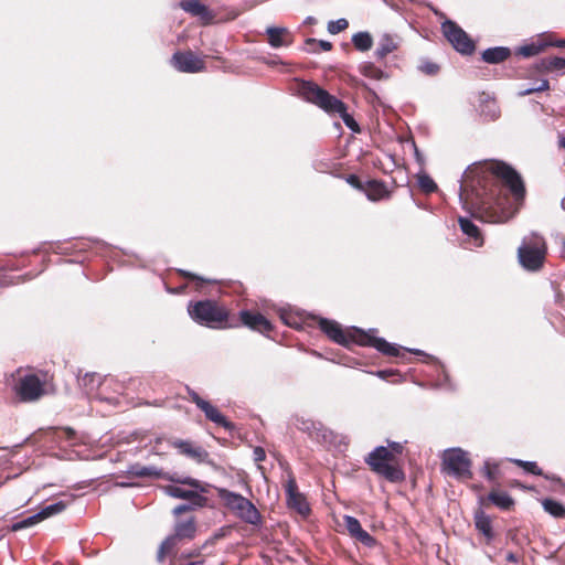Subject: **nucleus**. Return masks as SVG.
Listing matches in <instances>:
<instances>
[{
    "label": "nucleus",
    "instance_id": "obj_43",
    "mask_svg": "<svg viewBox=\"0 0 565 565\" xmlns=\"http://www.w3.org/2000/svg\"><path fill=\"white\" fill-rule=\"evenodd\" d=\"M307 45H316L318 44L321 50L323 51H330L332 49V44L329 41L320 40L317 41L316 39H308L306 41Z\"/></svg>",
    "mask_w": 565,
    "mask_h": 565
},
{
    "label": "nucleus",
    "instance_id": "obj_35",
    "mask_svg": "<svg viewBox=\"0 0 565 565\" xmlns=\"http://www.w3.org/2000/svg\"><path fill=\"white\" fill-rule=\"evenodd\" d=\"M361 73L371 79L381 81L386 77L385 73L372 63H365L361 66Z\"/></svg>",
    "mask_w": 565,
    "mask_h": 565
},
{
    "label": "nucleus",
    "instance_id": "obj_17",
    "mask_svg": "<svg viewBox=\"0 0 565 565\" xmlns=\"http://www.w3.org/2000/svg\"><path fill=\"white\" fill-rule=\"evenodd\" d=\"M548 44H552V35L541 34L530 43L520 46L516 53L523 57H531L543 52L548 46Z\"/></svg>",
    "mask_w": 565,
    "mask_h": 565
},
{
    "label": "nucleus",
    "instance_id": "obj_15",
    "mask_svg": "<svg viewBox=\"0 0 565 565\" xmlns=\"http://www.w3.org/2000/svg\"><path fill=\"white\" fill-rule=\"evenodd\" d=\"M180 7L185 12L198 18L203 24H209L214 19L212 11L199 0H183L180 2Z\"/></svg>",
    "mask_w": 565,
    "mask_h": 565
},
{
    "label": "nucleus",
    "instance_id": "obj_8",
    "mask_svg": "<svg viewBox=\"0 0 565 565\" xmlns=\"http://www.w3.org/2000/svg\"><path fill=\"white\" fill-rule=\"evenodd\" d=\"M188 312L195 322L209 328H218L227 320L226 310L212 300L191 302Z\"/></svg>",
    "mask_w": 565,
    "mask_h": 565
},
{
    "label": "nucleus",
    "instance_id": "obj_10",
    "mask_svg": "<svg viewBox=\"0 0 565 565\" xmlns=\"http://www.w3.org/2000/svg\"><path fill=\"white\" fill-rule=\"evenodd\" d=\"M13 390L20 401L34 402L46 393L45 380L38 374L25 373L19 376Z\"/></svg>",
    "mask_w": 565,
    "mask_h": 565
},
{
    "label": "nucleus",
    "instance_id": "obj_52",
    "mask_svg": "<svg viewBox=\"0 0 565 565\" xmlns=\"http://www.w3.org/2000/svg\"><path fill=\"white\" fill-rule=\"evenodd\" d=\"M548 46L565 47V40H557V41L552 40V44H548Z\"/></svg>",
    "mask_w": 565,
    "mask_h": 565
},
{
    "label": "nucleus",
    "instance_id": "obj_7",
    "mask_svg": "<svg viewBox=\"0 0 565 565\" xmlns=\"http://www.w3.org/2000/svg\"><path fill=\"white\" fill-rule=\"evenodd\" d=\"M217 495L224 505L244 522L255 525L260 521L256 507L243 495L224 488L217 489Z\"/></svg>",
    "mask_w": 565,
    "mask_h": 565
},
{
    "label": "nucleus",
    "instance_id": "obj_18",
    "mask_svg": "<svg viewBox=\"0 0 565 565\" xmlns=\"http://www.w3.org/2000/svg\"><path fill=\"white\" fill-rule=\"evenodd\" d=\"M344 525L349 532V534L363 543L366 546H372L375 541L374 539L362 529L360 522L354 516L345 515L344 516Z\"/></svg>",
    "mask_w": 565,
    "mask_h": 565
},
{
    "label": "nucleus",
    "instance_id": "obj_41",
    "mask_svg": "<svg viewBox=\"0 0 565 565\" xmlns=\"http://www.w3.org/2000/svg\"><path fill=\"white\" fill-rule=\"evenodd\" d=\"M515 465L522 467L525 471L531 472L533 475H542L541 469L537 467L534 461H523L520 459L512 460Z\"/></svg>",
    "mask_w": 565,
    "mask_h": 565
},
{
    "label": "nucleus",
    "instance_id": "obj_48",
    "mask_svg": "<svg viewBox=\"0 0 565 565\" xmlns=\"http://www.w3.org/2000/svg\"><path fill=\"white\" fill-rule=\"evenodd\" d=\"M348 183L351 184L353 188L362 190L363 186L356 175H349L347 179Z\"/></svg>",
    "mask_w": 565,
    "mask_h": 565
},
{
    "label": "nucleus",
    "instance_id": "obj_39",
    "mask_svg": "<svg viewBox=\"0 0 565 565\" xmlns=\"http://www.w3.org/2000/svg\"><path fill=\"white\" fill-rule=\"evenodd\" d=\"M498 468L499 465L497 462L492 461L491 459H487L483 462L482 473L489 481H494L497 479Z\"/></svg>",
    "mask_w": 565,
    "mask_h": 565
},
{
    "label": "nucleus",
    "instance_id": "obj_59",
    "mask_svg": "<svg viewBox=\"0 0 565 565\" xmlns=\"http://www.w3.org/2000/svg\"><path fill=\"white\" fill-rule=\"evenodd\" d=\"M409 351H411V352H414V353H416V354H422V353H423V352H422V351H419V350H409Z\"/></svg>",
    "mask_w": 565,
    "mask_h": 565
},
{
    "label": "nucleus",
    "instance_id": "obj_3",
    "mask_svg": "<svg viewBox=\"0 0 565 565\" xmlns=\"http://www.w3.org/2000/svg\"><path fill=\"white\" fill-rule=\"evenodd\" d=\"M300 94L307 102L319 106L323 110L339 114L344 124L353 131L359 130L355 120L347 113L345 105L318 85L311 82H305L301 84Z\"/></svg>",
    "mask_w": 565,
    "mask_h": 565
},
{
    "label": "nucleus",
    "instance_id": "obj_25",
    "mask_svg": "<svg viewBox=\"0 0 565 565\" xmlns=\"http://www.w3.org/2000/svg\"><path fill=\"white\" fill-rule=\"evenodd\" d=\"M461 231L473 239V245L480 247L483 244V238L479 228L469 218L459 217L458 220Z\"/></svg>",
    "mask_w": 565,
    "mask_h": 565
},
{
    "label": "nucleus",
    "instance_id": "obj_1",
    "mask_svg": "<svg viewBox=\"0 0 565 565\" xmlns=\"http://www.w3.org/2000/svg\"><path fill=\"white\" fill-rule=\"evenodd\" d=\"M501 179L516 200L524 196L521 177L509 166L487 161L470 166L463 173L459 199L462 207L472 216L488 223H504L514 212L504 207L505 199L495 194L494 180Z\"/></svg>",
    "mask_w": 565,
    "mask_h": 565
},
{
    "label": "nucleus",
    "instance_id": "obj_56",
    "mask_svg": "<svg viewBox=\"0 0 565 565\" xmlns=\"http://www.w3.org/2000/svg\"><path fill=\"white\" fill-rule=\"evenodd\" d=\"M313 21H315V19L312 17H308L305 22L312 23Z\"/></svg>",
    "mask_w": 565,
    "mask_h": 565
},
{
    "label": "nucleus",
    "instance_id": "obj_29",
    "mask_svg": "<svg viewBox=\"0 0 565 565\" xmlns=\"http://www.w3.org/2000/svg\"><path fill=\"white\" fill-rule=\"evenodd\" d=\"M565 68V58L553 56L541 60L537 63V70L540 72H554L562 71Z\"/></svg>",
    "mask_w": 565,
    "mask_h": 565
},
{
    "label": "nucleus",
    "instance_id": "obj_26",
    "mask_svg": "<svg viewBox=\"0 0 565 565\" xmlns=\"http://www.w3.org/2000/svg\"><path fill=\"white\" fill-rule=\"evenodd\" d=\"M510 49L504 46L490 47L483 51L482 58L490 64L501 63L510 56Z\"/></svg>",
    "mask_w": 565,
    "mask_h": 565
},
{
    "label": "nucleus",
    "instance_id": "obj_4",
    "mask_svg": "<svg viewBox=\"0 0 565 565\" xmlns=\"http://www.w3.org/2000/svg\"><path fill=\"white\" fill-rule=\"evenodd\" d=\"M546 249L545 241L541 235L531 233L524 236L518 248L521 266L529 271L540 270L545 260Z\"/></svg>",
    "mask_w": 565,
    "mask_h": 565
},
{
    "label": "nucleus",
    "instance_id": "obj_57",
    "mask_svg": "<svg viewBox=\"0 0 565 565\" xmlns=\"http://www.w3.org/2000/svg\"><path fill=\"white\" fill-rule=\"evenodd\" d=\"M561 207L565 211V196L561 201Z\"/></svg>",
    "mask_w": 565,
    "mask_h": 565
},
{
    "label": "nucleus",
    "instance_id": "obj_46",
    "mask_svg": "<svg viewBox=\"0 0 565 565\" xmlns=\"http://www.w3.org/2000/svg\"><path fill=\"white\" fill-rule=\"evenodd\" d=\"M190 398L195 405L201 409L203 405L207 402L199 396V394L192 390H189Z\"/></svg>",
    "mask_w": 565,
    "mask_h": 565
},
{
    "label": "nucleus",
    "instance_id": "obj_54",
    "mask_svg": "<svg viewBox=\"0 0 565 565\" xmlns=\"http://www.w3.org/2000/svg\"><path fill=\"white\" fill-rule=\"evenodd\" d=\"M558 146L565 149V136H561L558 139Z\"/></svg>",
    "mask_w": 565,
    "mask_h": 565
},
{
    "label": "nucleus",
    "instance_id": "obj_38",
    "mask_svg": "<svg viewBox=\"0 0 565 565\" xmlns=\"http://www.w3.org/2000/svg\"><path fill=\"white\" fill-rule=\"evenodd\" d=\"M41 520H40V516L38 513L22 520V521H19V522H15L11 525V531L13 532H18V531H21L23 529H28V527H31V526H34L36 525L38 523H40Z\"/></svg>",
    "mask_w": 565,
    "mask_h": 565
},
{
    "label": "nucleus",
    "instance_id": "obj_20",
    "mask_svg": "<svg viewBox=\"0 0 565 565\" xmlns=\"http://www.w3.org/2000/svg\"><path fill=\"white\" fill-rule=\"evenodd\" d=\"M172 445L180 450L181 454L196 460L198 462L206 461L209 454L201 446H195L188 440H174Z\"/></svg>",
    "mask_w": 565,
    "mask_h": 565
},
{
    "label": "nucleus",
    "instance_id": "obj_13",
    "mask_svg": "<svg viewBox=\"0 0 565 565\" xmlns=\"http://www.w3.org/2000/svg\"><path fill=\"white\" fill-rule=\"evenodd\" d=\"M171 63L183 73H198L204 70V61L191 51L174 53Z\"/></svg>",
    "mask_w": 565,
    "mask_h": 565
},
{
    "label": "nucleus",
    "instance_id": "obj_21",
    "mask_svg": "<svg viewBox=\"0 0 565 565\" xmlns=\"http://www.w3.org/2000/svg\"><path fill=\"white\" fill-rule=\"evenodd\" d=\"M296 426L300 430L308 433L312 438H321L324 441H327L328 437L332 435V433L323 428L320 423H315L310 419L297 418Z\"/></svg>",
    "mask_w": 565,
    "mask_h": 565
},
{
    "label": "nucleus",
    "instance_id": "obj_37",
    "mask_svg": "<svg viewBox=\"0 0 565 565\" xmlns=\"http://www.w3.org/2000/svg\"><path fill=\"white\" fill-rule=\"evenodd\" d=\"M417 182L422 191L425 193H431L437 190L435 181L426 173H418Z\"/></svg>",
    "mask_w": 565,
    "mask_h": 565
},
{
    "label": "nucleus",
    "instance_id": "obj_44",
    "mask_svg": "<svg viewBox=\"0 0 565 565\" xmlns=\"http://www.w3.org/2000/svg\"><path fill=\"white\" fill-rule=\"evenodd\" d=\"M420 71L428 74L434 75L438 72V65L431 62H425L419 66Z\"/></svg>",
    "mask_w": 565,
    "mask_h": 565
},
{
    "label": "nucleus",
    "instance_id": "obj_16",
    "mask_svg": "<svg viewBox=\"0 0 565 565\" xmlns=\"http://www.w3.org/2000/svg\"><path fill=\"white\" fill-rule=\"evenodd\" d=\"M401 44V39L395 34L383 33L377 39L374 55L377 60H383L388 54L395 52Z\"/></svg>",
    "mask_w": 565,
    "mask_h": 565
},
{
    "label": "nucleus",
    "instance_id": "obj_40",
    "mask_svg": "<svg viewBox=\"0 0 565 565\" xmlns=\"http://www.w3.org/2000/svg\"><path fill=\"white\" fill-rule=\"evenodd\" d=\"M349 26V22L347 19L341 18L334 21H329L328 23V32L331 34H338L342 31H344Z\"/></svg>",
    "mask_w": 565,
    "mask_h": 565
},
{
    "label": "nucleus",
    "instance_id": "obj_9",
    "mask_svg": "<svg viewBox=\"0 0 565 565\" xmlns=\"http://www.w3.org/2000/svg\"><path fill=\"white\" fill-rule=\"evenodd\" d=\"M443 469L456 478H471L469 454L461 448L446 449L441 456Z\"/></svg>",
    "mask_w": 565,
    "mask_h": 565
},
{
    "label": "nucleus",
    "instance_id": "obj_34",
    "mask_svg": "<svg viewBox=\"0 0 565 565\" xmlns=\"http://www.w3.org/2000/svg\"><path fill=\"white\" fill-rule=\"evenodd\" d=\"M66 508V503L63 501L55 502L53 504H50L45 508H43L41 511L38 512L41 522L44 521L47 518H51L53 515H56L61 512H63Z\"/></svg>",
    "mask_w": 565,
    "mask_h": 565
},
{
    "label": "nucleus",
    "instance_id": "obj_24",
    "mask_svg": "<svg viewBox=\"0 0 565 565\" xmlns=\"http://www.w3.org/2000/svg\"><path fill=\"white\" fill-rule=\"evenodd\" d=\"M128 473L134 477H150L156 479H164L167 477V472H163L160 469H157L153 466H141L139 463L132 465L128 469Z\"/></svg>",
    "mask_w": 565,
    "mask_h": 565
},
{
    "label": "nucleus",
    "instance_id": "obj_22",
    "mask_svg": "<svg viewBox=\"0 0 565 565\" xmlns=\"http://www.w3.org/2000/svg\"><path fill=\"white\" fill-rule=\"evenodd\" d=\"M268 43L271 47L278 49L291 44V34L286 28L268 26L266 29Z\"/></svg>",
    "mask_w": 565,
    "mask_h": 565
},
{
    "label": "nucleus",
    "instance_id": "obj_2",
    "mask_svg": "<svg viewBox=\"0 0 565 565\" xmlns=\"http://www.w3.org/2000/svg\"><path fill=\"white\" fill-rule=\"evenodd\" d=\"M319 326L320 329L338 344L348 347L351 343H358L360 345L373 347L390 356H397L399 354L401 349L398 347L387 342L383 338L375 337V329H370L369 331L358 328L343 330L338 322L324 318L319 320Z\"/></svg>",
    "mask_w": 565,
    "mask_h": 565
},
{
    "label": "nucleus",
    "instance_id": "obj_30",
    "mask_svg": "<svg viewBox=\"0 0 565 565\" xmlns=\"http://www.w3.org/2000/svg\"><path fill=\"white\" fill-rule=\"evenodd\" d=\"M365 194L371 201H380L387 195V191L383 183L377 181H370L365 188Z\"/></svg>",
    "mask_w": 565,
    "mask_h": 565
},
{
    "label": "nucleus",
    "instance_id": "obj_19",
    "mask_svg": "<svg viewBox=\"0 0 565 565\" xmlns=\"http://www.w3.org/2000/svg\"><path fill=\"white\" fill-rule=\"evenodd\" d=\"M242 322L249 329L268 332L271 330L270 322L260 313H253L247 310H243L239 313Z\"/></svg>",
    "mask_w": 565,
    "mask_h": 565
},
{
    "label": "nucleus",
    "instance_id": "obj_6",
    "mask_svg": "<svg viewBox=\"0 0 565 565\" xmlns=\"http://www.w3.org/2000/svg\"><path fill=\"white\" fill-rule=\"evenodd\" d=\"M164 479L173 483L188 484L191 487V489H183L178 486H166L162 489L167 495L177 499L190 500L196 505L204 504L205 498L200 493L205 492L206 489L204 483L200 480L191 477H181L178 473H168Z\"/></svg>",
    "mask_w": 565,
    "mask_h": 565
},
{
    "label": "nucleus",
    "instance_id": "obj_58",
    "mask_svg": "<svg viewBox=\"0 0 565 565\" xmlns=\"http://www.w3.org/2000/svg\"><path fill=\"white\" fill-rule=\"evenodd\" d=\"M183 275H186V276H190V277H195L194 275H192L191 273H185V271H182Z\"/></svg>",
    "mask_w": 565,
    "mask_h": 565
},
{
    "label": "nucleus",
    "instance_id": "obj_45",
    "mask_svg": "<svg viewBox=\"0 0 565 565\" xmlns=\"http://www.w3.org/2000/svg\"><path fill=\"white\" fill-rule=\"evenodd\" d=\"M393 452V459L397 461V456H399L403 452V445L401 443L392 441L386 447Z\"/></svg>",
    "mask_w": 565,
    "mask_h": 565
},
{
    "label": "nucleus",
    "instance_id": "obj_28",
    "mask_svg": "<svg viewBox=\"0 0 565 565\" xmlns=\"http://www.w3.org/2000/svg\"><path fill=\"white\" fill-rule=\"evenodd\" d=\"M201 411L205 414L206 418L210 419L211 422L220 425V426H223L225 428H230L231 427V424L226 420V418L220 413V411L211 405L209 402H206L203 407L201 408Z\"/></svg>",
    "mask_w": 565,
    "mask_h": 565
},
{
    "label": "nucleus",
    "instance_id": "obj_42",
    "mask_svg": "<svg viewBox=\"0 0 565 565\" xmlns=\"http://www.w3.org/2000/svg\"><path fill=\"white\" fill-rule=\"evenodd\" d=\"M548 88H550L548 81L547 79H542L541 84L539 86H533V87H529V88H526L524 90H521L519 93V96H526V95H530L532 93L546 90Z\"/></svg>",
    "mask_w": 565,
    "mask_h": 565
},
{
    "label": "nucleus",
    "instance_id": "obj_50",
    "mask_svg": "<svg viewBox=\"0 0 565 565\" xmlns=\"http://www.w3.org/2000/svg\"><path fill=\"white\" fill-rule=\"evenodd\" d=\"M190 509H191V507H190V505H188V504H180V505H178V507H175V508L173 509V514H174V515H179V514H181V513H183V512L189 511Z\"/></svg>",
    "mask_w": 565,
    "mask_h": 565
},
{
    "label": "nucleus",
    "instance_id": "obj_60",
    "mask_svg": "<svg viewBox=\"0 0 565 565\" xmlns=\"http://www.w3.org/2000/svg\"><path fill=\"white\" fill-rule=\"evenodd\" d=\"M196 555H199V553H192L189 556H196Z\"/></svg>",
    "mask_w": 565,
    "mask_h": 565
},
{
    "label": "nucleus",
    "instance_id": "obj_33",
    "mask_svg": "<svg viewBox=\"0 0 565 565\" xmlns=\"http://www.w3.org/2000/svg\"><path fill=\"white\" fill-rule=\"evenodd\" d=\"M476 527L488 539L493 536L491 520L483 512H478L475 518Z\"/></svg>",
    "mask_w": 565,
    "mask_h": 565
},
{
    "label": "nucleus",
    "instance_id": "obj_12",
    "mask_svg": "<svg viewBox=\"0 0 565 565\" xmlns=\"http://www.w3.org/2000/svg\"><path fill=\"white\" fill-rule=\"evenodd\" d=\"M441 30L446 39L450 42L456 51L461 54H471L475 51V43L468 34L452 21H445Z\"/></svg>",
    "mask_w": 565,
    "mask_h": 565
},
{
    "label": "nucleus",
    "instance_id": "obj_14",
    "mask_svg": "<svg viewBox=\"0 0 565 565\" xmlns=\"http://www.w3.org/2000/svg\"><path fill=\"white\" fill-rule=\"evenodd\" d=\"M288 507L296 510L301 515H307L310 511L306 498L298 492L295 479L290 478L286 484Z\"/></svg>",
    "mask_w": 565,
    "mask_h": 565
},
{
    "label": "nucleus",
    "instance_id": "obj_47",
    "mask_svg": "<svg viewBox=\"0 0 565 565\" xmlns=\"http://www.w3.org/2000/svg\"><path fill=\"white\" fill-rule=\"evenodd\" d=\"M254 460L256 462L263 461L266 457L265 450L262 447H256L253 451Z\"/></svg>",
    "mask_w": 565,
    "mask_h": 565
},
{
    "label": "nucleus",
    "instance_id": "obj_27",
    "mask_svg": "<svg viewBox=\"0 0 565 565\" xmlns=\"http://www.w3.org/2000/svg\"><path fill=\"white\" fill-rule=\"evenodd\" d=\"M104 377L99 373H86L78 380L79 385L86 391L87 394L95 392L103 383Z\"/></svg>",
    "mask_w": 565,
    "mask_h": 565
},
{
    "label": "nucleus",
    "instance_id": "obj_53",
    "mask_svg": "<svg viewBox=\"0 0 565 565\" xmlns=\"http://www.w3.org/2000/svg\"><path fill=\"white\" fill-rule=\"evenodd\" d=\"M414 149H415V157H416L417 161H418L419 163H422V162H423V157H422V154L419 153V151H418V149L416 148V146H415V145H414Z\"/></svg>",
    "mask_w": 565,
    "mask_h": 565
},
{
    "label": "nucleus",
    "instance_id": "obj_11",
    "mask_svg": "<svg viewBox=\"0 0 565 565\" xmlns=\"http://www.w3.org/2000/svg\"><path fill=\"white\" fill-rule=\"evenodd\" d=\"M196 525L193 518L179 521L174 525L173 534L169 535L160 545L158 551V559L162 561L167 554L173 551L179 542L194 539Z\"/></svg>",
    "mask_w": 565,
    "mask_h": 565
},
{
    "label": "nucleus",
    "instance_id": "obj_51",
    "mask_svg": "<svg viewBox=\"0 0 565 565\" xmlns=\"http://www.w3.org/2000/svg\"><path fill=\"white\" fill-rule=\"evenodd\" d=\"M392 374H394V372L388 370H381L376 372V375L382 380H386Z\"/></svg>",
    "mask_w": 565,
    "mask_h": 565
},
{
    "label": "nucleus",
    "instance_id": "obj_23",
    "mask_svg": "<svg viewBox=\"0 0 565 565\" xmlns=\"http://www.w3.org/2000/svg\"><path fill=\"white\" fill-rule=\"evenodd\" d=\"M480 109L484 117L494 120L500 116V108L495 99L487 93H481L479 96Z\"/></svg>",
    "mask_w": 565,
    "mask_h": 565
},
{
    "label": "nucleus",
    "instance_id": "obj_5",
    "mask_svg": "<svg viewBox=\"0 0 565 565\" xmlns=\"http://www.w3.org/2000/svg\"><path fill=\"white\" fill-rule=\"evenodd\" d=\"M366 463L374 472L392 482L404 479L402 469L398 467L397 461L393 459V452L384 446H379L370 452L366 458Z\"/></svg>",
    "mask_w": 565,
    "mask_h": 565
},
{
    "label": "nucleus",
    "instance_id": "obj_32",
    "mask_svg": "<svg viewBox=\"0 0 565 565\" xmlns=\"http://www.w3.org/2000/svg\"><path fill=\"white\" fill-rule=\"evenodd\" d=\"M354 47L361 52L371 50L373 45L372 35L369 32H358L352 36Z\"/></svg>",
    "mask_w": 565,
    "mask_h": 565
},
{
    "label": "nucleus",
    "instance_id": "obj_55",
    "mask_svg": "<svg viewBox=\"0 0 565 565\" xmlns=\"http://www.w3.org/2000/svg\"><path fill=\"white\" fill-rule=\"evenodd\" d=\"M185 565H203V562H190Z\"/></svg>",
    "mask_w": 565,
    "mask_h": 565
},
{
    "label": "nucleus",
    "instance_id": "obj_31",
    "mask_svg": "<svg viewBox=\"0 0 565 565\" xmlns=\"http://www.w3.org/2000/svg\"><path fill=\"white\" fill-rule=\"evenodd\" d=\"M488 498L494 505L503 510L510 509L514 503L513 499L504 491H491Z\"/></svg>",
    "mask_w": 565,
    "mask_h": 565
},
{
    "label": "nucleus",
    "instance_id": "obj_49",
    "mask_svg": "<svg viewBox=\"0 0 565 565\" xmlns=\"http://www.w3.org/2000/svg\"><path fill=\"white\" fill-rule=\"evenodd\" d=\"M62 436L67 440H72L75 436V431L71 428H64L58 434V437H62Z\"/></svg>",
    "mask_w": 565,
    "mask_h": 565
},
{
    "label": "nucleus",
    "instance_id": "obj_36",
    "mask_svg": "<svg viewBox=\"0 0 565 565\" xmlns=\"http://www.w3.org/2000/svg\"><path fill=\"white\" fill-rule=\"evenodd\" d=\"M544 510L553 516L559 518L565 514V508L557 501L545 499L542 502Z\"/></svg>",
    "mask_w": 565,
    "mask_h": 565
}]
</instances>
